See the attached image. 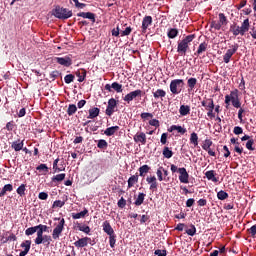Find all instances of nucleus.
Returning a JSON list of instances; mask_svg holds the SVG:
<instances>
[{
	"label": "nucleus",
	"mask_w": 256,
	"mask_h": 256,
	"mask_svg": "<svg viewBox=\"0 0 256 256\" xmlns=\"http://www.w3.org/2000/svg\"><path fill=\"white\" fill-rule=\"evenodd\" d=\"M52 15L56 17V19H69L73 17V12L67 8H63L61 6H56L55 9L52 11Z\"/></svg>",
	"instance_id": "f257e3e1"
},
{
	"label": "nucleus",
	"mask_w": 256,
	"mask_h": 256,
	"mask_svg": "<svg viewBox=\"0 0 256 256\" xmlns=\"http://www.w3.org/2000/svg\"><path fill=\"white\" fill-rule=\"evenodd\" d=\"M185 81L183 79H174L170 82V91L172 95H179L183 91Z\"/></svg>",
	"instance_id": "f03ea898"
},
{
	"label": "nucleus",
	"mask_w": 256,
	"mask_h": 256,
	"mask_svg": "<svg viewBox=\"0 0 256 256\" xmlns=\"http://www.w3.org/2000/svg\"><path fill=\"white\" fill-rule=\"evenodd\" d=\"M57 220L59 223L56 225L52 232V239H54V241H57V239L61 237V233H63V229H65V218H55V221Z\"/></svg>",
	"instance_id": "7ed1b4c3"
},
{
	"label": "nucleus",
	"mask_w": 256,
	"mask_h": 256,
	"mask_svg": "<svg viewBox=\"0 0 256 256\" xmlns=\"http://www.w3.org/2000/svg\"><path fill=\"white\" fill-rule=\"evenodd\" d=\"M218 17H219V21H212L210 24L211 29H215L216 31H220L223 25H227V23H229L225 14L220 13L218 14Z\"/></svg>",
	"instance_id": "20e7f679"
},
{
	"label": "nucleus",
	"mask_w": 256,
	"mask_h": 256,
	"mask_svg": "<svg viewBox=\"0 0 256 256\" xmlns=\"http://www.w3.org/2000/svg\"><path fill=\"white\" fill-rule=\"evenodd\" d=\"M238 49H239V44L232 45L231 48L228 49L223 56L224 63H229L231 61V58L233 57V55H235V53H237Z\"/></svg>",
	"instance_id": "39448f33"
},
{
	"label": "nucleus",
	"mask_w": 256,
	"mask_h": 256,
	"mask_svg": "<svg viewBox=\"0 0 256 256\" xmlns=\"http://www.w3.org/2000/svg\"><path fill=\"white\" fill-rule=\"evenodd\" d=\"M232 105L236 109H241V101H239V90L231 91Z\"/></svg>",
	"instance_id": "423d86ee"
},
{
	"label": "nucleus",
	"mask_w": 256,
	"mask_h": 256,
	"mask_svg": "<svg viewBox=\"0 0 256 256\" xmlns=\"http://www.w3.org/2000/svg\"><path fill=\"white\" fill-rule=\"evenodd\" d=\"M143 91L141 90H135V91H132L130 93H128L124 98L123 100L126 101V103H130L131 101H133V99H137V97H141Z\"/></svg>",
	"instance_id": "0eeeda50"
},
{
	"label": "nucleus",
	"mask_w": 256,
	"mask_h": 256,
	"mask_svg": "<svg viewBox=\"0 0 256 256\" xmlns=\"http://www.w3.org/2000/svg\"><path fill=\"white\" fill-rule=\"evenodd\" d=\"M115 107H117V100H115L114 98H111L108 101V106L106 108V115H108V117H111V115H113V113H115Z\"/></svg>",
	"instance_id": "6e6552de"
},
{
	"label": "nucleus",
	"mask_w": 256,
	"mask_h": 256,
	"mask_svg": "<svg viewBox=\"0 0 256 256\" xmlns=\"http://www.w3.org/2000/svg\"><path fill=\"white\" fill-rule=\"evenodd\" d=\"M111 89H114L116 93H123V85L119 84L118 82H113L111 85L110 84L105 85V90L109 91V93H111L112 91Z\"/></svg>",
	"instance_id": "1a4fd4ad"
},
{
	"label": "nucleus",
	"mask_w": 256,
	"mask_h": 256,
	"mask_svg": "<svg viewBox=\"0 0 256 256\" xmlns=\"http://www.w3.org/2000/svg\"><path fill=\"white\" fill-rule=\"evenodd\" d=\"M179 181L180 183H189V173H187V169L179 168L178 169Z\"/></svg>",
	"instance_id": "9d476101"
},
{
	"label": "nucleus",
	"mask_w": 256,
	"mask_h": 256,
	"mask_svg": "<svg viewBox=\"0 0 256 256\" xmlns=\"http://www.w3.org/2000/svg\"><path fill=\"white\" fill-rule=\"evenodd\" d=\"M55 61L59 65H63V67H71L72 65V60L70 57H56Z\"/></svg>",
	"instance_id": "9b49d317"
},
{
	"label": "nucleus",
	"mask_w": 256,
	"mask_h": 256,
	"mask_svg": "<svg viewBox=\"0 0 256 256\" xmlns=\"http://www.w3.org/2000/svg\"><path fill=\"white\" fill-rule=\"evenodd\" d=\"M135 143H141L142 145H146L147 143V135L144 132H138L133 137Z\"/></svg>",
	"instance_id": "f8f14e48"
},
{
	"label": "nucleus",
	"mask_w": 256,
	"mask_h": 256,
	"mask_svg": "<svg viewBox=\"0 0 256 256\" xmlns=\"http://www.w3.org/2000/svg\"><path fill=\"white\" fill-rule=\"evenodd\" d=\"M208 106H207V116L210 117V119H214L215 113H213V109H215V103L213 102V98L207 99Z\"/></svg>",
	"instance_id": "ddd939ff"
},
{
	"label": "nucleus",
	"mask_w": 256,
	"mask_h": 256,
	"mask_svg": "<svg viewBox=\"0 0 256 256\" xmlns=\"http://www.w3.org/2000/svg\"><path fill=\"white\" fill-rule=\"evenodd\" d=\"M102 229H103L104 233L108 234V236L115 235V230H113L111 223H109V221H107V220L103 222Z\"/></svg>",
	"instance_id": "4468645a"
},
{
	"label": "nucleus",
	"mask_w": 256,
	"mask_h": 256,
	"mask_svg": "<svg viewBox=\"0 0 256 256\" xmlns=\"http://www.w3.org/2000/svg\"><path fill=\"white\" fill-rule=\"evenodd\" d=\"M146 182L150 185V191H155L158 187L157 177L150 176L146 178Z\"/></svg>",
	"instance_id": "2eb2a0df"
},
{
	"label": "nucleus",
	"mask_w": 256,
	"mask_h": 256,
	"mask_svg": "<svg viewBox=\"0 0 256 256\" xmlns=\"http://www.w3.org/2000/svg\"><path fill=\"white\" fill-rule=\"evenodd\" d=\"M89 241H91V238L89 237L80 238L78 241L74 242V245L78 248L87 247V245H89Z\"/></svg>",
	"instance_id": "dca6fc26"
},
{
	"label": "nucleus",
	"mask_w": 256,
	"mask_h": 256,
	"mask_svg": "<svg viewBox=\"0 0 256 256\" xmlns=\"http://www.w3.org/2000/svg\"><path fill=\"white\" fill-rule=\"evenodd\" d=\"M188 49L189 44H186L183 40L178 43L177 52L180 53V55H185Z\"/></svg>",
	"instance_id": "f3484780"
},
{
	"label": "nucleus",
	"mask_w": 256,
	"mask_h": 256,
	"mask_svg": "<svg viewBox=\"0 0 256 256\" xmlns=\"http://www.w3.org/2000/svg\"><path fill=\"white\" fill-rule=\"evenodd\" d=\"M77 17H82L83 19H89L92 23H95V14L93 12H80Z\"/></svg>",
	"instance_id": "a211bd4d"
},
{
	"label": "nucleus",
	"mask_w": 256,
	"mask_h": 256,
	"mask_svg": "<svg viewBox=\"0 0 256 256\" xmlns=\"http://www.w3.org/2000/svg\"><path fill=\"white\" fill-rule=\"evenodd\" d=\"M205 177L208 181H212L213 183H219V178L215 177V170H209L205 172Z\"/></svg>",
	"instance_id": "6ab92c4d"
},
{
	"label": "nucleus",
	"mask_w": 256,
	"mask_h": 256,
	"mask_svg": "<svg viewBox=\"0 0 256 256\" xmlns=\"http://www.w3.org/2000/svg\"><path fill=\"white\" fill-rule=\"evenodd\" d=\"M151 23H153V18L151 16H145L142 21V31H147Z\"/></svg>",
	"instance_id": "aec40b11"
},
{
	"label": "nucleus",
	"mask_w": 256,
	"mask_h": 256,
	"mask_svg": "<svg viewBox=\"0 0 256 256\" xmlns=\"http://www.w3.org/2000/svg\"><path fill=\"white\" fill-rule=\"evenodd\" d=\"M117 131H119V126H112L104 131V135H106V137H113Z\"/></svg>",
	"instance_id": "412c9836"
},
{
	"label": "nucleus",
	"mask_w": 256,
	"mask_h": 256,
	"mask_svg": "<svg viewBox=\"0 0 256 256\" xmlns=\"http://www.w3.org/2000/svg\"><path fill=\"white\" fill-rule=\"evenodd\" d=\"M170 132L177 131L180 135H185L187 133V129L179 125H172L169 129Z\"/></svg>",
	"instance_id": "4be33fe9"
},
{
	"label": "nucleus",
	"mask_w": 256,
	"mask_h": 256,
	"mask_svg": "<svg viewBox=\"0 0 256 256\" xmlns=\"http://www.w3.org/2000/svg\"><path fill=\"white\" fill-rule=\"evenodd\" d=\"M100 112H101V110L97 107L89 109V115H88L87 119H95L96 117H99Z\"/></svg>",
	"instance_id": "5701e85b"
},
{
	"label": "nucleus",
	"mask_w": 256,
	"mask_h": 256,
	"mask_svg": "<svg viewBox=\"0 0 256 256\" xmlns=\"http://www.w3.org/2000/svg\"><path fill=\"white\" fill-rule=\"evenodd\" d=\"M179 113L182 117H185L186 115H189V113H191V107L189 105H181Z\"/></svg>",
	"instance_id": "b1692460"
},
{
	"label": "nucleus",
	"mask_w": 256,
	"mask_h": 256,
	"mask_svg": "<svg viewBox=\"0 0 256 256\" xmlns=\"http://www.w3.org/2000/svg\"><path fill=\"white\" fill-rule=\"evenodd\" d=\"M240 31L242 36L249 31V19H245L243 21L242 25L240 26Z\"/></svg>",
	"instance_id": "393cba45"
},
{
	"label": "nucleus",
	"mask_w": 256,
	"mask_h": 256,
	"mask_svg": "<svg viewBox=\"0 0 256 256\" xmlns=\"http://www.w3.org/2000/svg\"><path fill=\"white\" fill-rule=\"evenodd\" d=\"M139 182V175H132L129 179H128V189H131V187H133L135 185V183Z\"/></svg>",
	"instance_id": "a878e982"
},
{
	"label": "nucleus",
	"mask_w": 256,
	"mask_h": 256,
	"mask_svg": "<svg viewBox=\"0 0 256 256\" xmlns=\"http://www.w3.org/2000/svg\"><path fill=\"white\" fill-rule=\"evenodd\" d=\"M165 95H167V92H165L163 89H157L155 92H153V97L155 99H163Z\"/></svg>",
	"instance_id": "bb28decb"
},
{
	"label": "nucleus",
	"mask_w": 256,
	"mask_h": 256,
	"mask_svg": "<svg viewBox=\"0 0 256 256\" xmlns=\"http://www.w3.org/2000/svg\"><path fill=\"white\" fill-rule=\"evenodd\" d=\"M23 141L18 140V141H14L11 145L12 149H14V151H21L23 149Z\"/></svg>",
	"instance_id": "cd10ccee"
},
{
	"label": "nucleus",
	"mask_w": 256,
	"mask_h": 256,
	"mask_svg": "<svg viewBox=\"0 0 256 256\" xmlns=\"http://www.w3.org/2000/svg\"><path fill=\"white\" fill-rule=\"evenodd\" d=\"M205 51H207V43L203 42L199 45L198 50L195 52V55L199 57V55L205 53Z\"/></svg>",
	"instance_id": "c85d7f7f"
},
{
	"label": "nucleus",
	"mask_w": 256,
	"mask_h": 256,
	"mask_svg": "<svg viewBox=\"0 0 256 256\" xmlns=\"http://www.w3.org/2000/svg\"><path fill=\"white\" fill-rule=\"evenodd\" d=\"M230 32L233 33L234 37H237V35H241V28L233 24L230 26Z\"/></svg>",
	"instance_id": "c756f323"
},
{
	"label": "nucleus",
	"mask_w": 256,
	"mask_h": 256,
	"mask_svg": "<svg viewBox=\"0 0 256 256\" xmlns=\"http://www.w3.org/2000/svg\"><path fill=\"white\" fill-rule=\"evenodd\" d=\"M143 201H145V193H139L138 197L136 198L134 204L137 207H140V205H143Z\"/></svg>",
	"instance_id": "7c9ffc66"
},
{
	"label": "nucleus",
	"mask_w": 256,
	"mask_h": 256,
	"mask_svg": "<svg viewBox=\"0 0 256 256\" xmlns=\"http://www.w3.org/2000/svg\"><path fill=\"white\" fill-rule=\"evenodd\" d=\"M87 213H89V210H87V209H84L83 211H81L79 213H73L72 219H83V217H85V215H87Z\"/></svg>",
	"instance_id": "2f4dec72"
},
{
	"label": "nucleus",
	"mask_w": 256,
	"mask_h": 256,
	"mask_svg": "<svg viewBox=\"0 0 256 256\" xmlns=\"http://www.w3.org/2000/svg\"><path fill=\"white\" fill-rule=\"evenodd\" d=\"M190 143L194 145V147H197V145H199V136H197V133L193 132L190 135Z\"/></svg>",
	"instance_id": "473e14b6"
},
{
	"label": "nucleus",
	"mask_w": 256,
	"mask_h": 256,
	"mask_svg": "<svg viewBox=\"0 0 256 256\" xmlns=\"http://www.w3.org/2000/svg\"><path fill=\"white\" fill-rule=\"evenodd\" d=\"M38 231V226L29 227L25 230V235H27V237H30V235H35V233H37Z\"/></svg>",
	"instance_id": "72a5a7b5"
},
{
	"label": "nucleus",
	"mask_w": 256,
	"mask_h": 256,
	"mask_svg": "<svg viewBox=\"0 0 256 256\" xmlns=\"http://www.w3.org/2000/svg\"><path fill=\"white\" fill-rule=\"evenodd\" d=\"M36 235H37V237L34 240L35 245H42L43 244V237L45 235H43V232H40L39 230H38V232H36Z\"/></svg>",
	"instance_id": "f704fd0d"
},
{
	"label": "nucleus",
	"mask_w": 256,
	"mask_h": 256,
	"mask_svg": "<svg viewBox=\"0 0 256 256\" xmlns=\"http://www.w3.org/2000/svg\"><path fill=\"white\" fill-rule=\"evenodd\" d=\"M188 90L193 91L195 89V85H197V78H189L187 81Z\"/></svg>",
	"instance_id": "c9c22d12"
},
{
	"label": "nucleus",
	"mask_w": 256,
	"mask_h": 256,
	"mask_svg": "<svg viewBox=\"0 0 256 256\" xmlns=\"http://www.w3.org/2000/svg\"><path fill=\"white\" fill-rule=\"evenodd\" d=\"M148 171H151V167L149 165L145 164L139 168L140 177H145V174H147Z\"/></svg>",
	"instance_id": "e433bc0d"
},
{
	"label": "nucleus",
	"mask_w": 256,
	"mask_h": 256,
	"mask_svg": "<svg viewBox=\"0 0 256 256\" xmlns=\"http://www.w3.org/2000/svg\"><path fill=\"white\" fill-rule=\"evenodd\" d=\"M76 76L78 77V82L83 83L85 81V77H87V71L82 70L81 72H76Z\"/></svg>",
	"instance_id": "4c0bfd02"
},
{
	"label": "nucleus",
	"mask_w": 256,
	"mask_h": 256,
	"mask_svg": "<svg viewBox=\"0 0 256 256\" xmlns=\"http://www.w3.org/2000/svg\"><path fill=\"white\" fill-rule=\"evenodd\" d=\"M168 38L169 39H175V37H177V35H179V30L175 29V28H171L168 30Z\"/></svg>",
	"instance_id": "58836bf2"
},
{
	"label": "nucleus",
	"mask_w": 256,
	"mask_h": 256,
	"mask_svg": "<svg viewBox=\"0 0 256 256\" xmlns=\"http://www.w3.org/2000/svg\"><path fill=\"white\" fill-rule=\"evenodd\" d=\"M75 113H77V106L75 104H70L67 109V114L71 117L72 115H75Z\"/></svg>",
	"instance_id": "ea45409f"
},
{
	"label": "nucleus",
	"mask_w": 256,
	"mask_h": 256,
	"mask_svg": "<svg viewBox=\"0 0 256 256\" xmlns=\"http://www.w3.org/2000/svg\"><path fill=\"white\" fill-rule=\"evenodd\" d=\"M162 155L165 159H171V157H173V151H171L169 147H164Z\"/></svg>",
	"instance_id": "a19ab883"
},
{
	"label": "nucleus",
	"mask_w": 256,
	"mask_h": 256,
	"mask_svg": "<svg viewBox=\"0 0 256 256\" xmlns=\"http://www.w3.org/2000/svg\"><path fill=\"white\" fill-rule=\"evenodd\" d=\"M65 180V173L57 174L56 176L52 177L53 183H61V181Z\"/></svg>",
	"instance_id": "79ce46f5"
},
{
	"label": "nucleus",
	"mask_w": 256,
	"mask_h": 256,
	"mask_svg": "<svg viewBox=\"0 0 256 256\" xmlns=\"http://www.w3.org/2000/svg\"><path fill=\"white\" fill-rule=\"evenodd\" d=\"M115 243H117V235L112 234L109 236V245L111 249H115Z\"/></svg>",
	"instance_id": "37998d69"
},
{
	"label": "nucleus",
	"mask_w": 256,
	"mask_h": 256,
	"mask_svg": "<svg viewBox=\"0 0 256 256\" xmlns=\"http://www.w3.org/2000/svg\"><path fill=\"white\" fill-rule=\"evenodd\" d=\"M77 228L82 231V233H86V235H89V233H91V228H89V226L87 225L78 224Z\"/></svg>",
	"instance_id": "c03bdc74"
},
{
	"label": "nucleus",
	"mask_w": 256,
	"mask_h": 256,
	"mask_svg": "<svg viewBox=\"0 0 256 256\" xmlns=\"http://www.w3.org/2000/svg\"><path fill=\"white\" fill-rule=\"evenodd\" d=\"M20 247H22V249H24V251L29 252L31 250V240H26V241L22 242Z\"/></svg>",
	"instance_id": "a18cd8bd"
},
{
	"label": "nucleus",
	"mask_w": 256,
	"mask_h": 256,
	"mask_svg": "<svg viewBox=\"0 0 256 256\" xmlns=\"http://www.w3.org/2000/svg\"><path fill=\"white\" fill-rule=\"evenodd\" d=\"M217 197L220 201H225V199H227L229 197V194L223 190L219 191L217 193Z\"/></svg>",
	"instance_id": "49530a36"
},
{
	"label": "nucleus",
	"mask_w": 256,
	"mask_h": 256,
	"mask_svg": "<svg viewBox=\"0 0 256 256\" xmlns=\"http://www.w3.org/2000/svg\"><path fill=\"white\" fill-rule=\"evenodd\" d=\"M187 235L190 237L195 236V233H197V228H195V225L191 224L190 228L186 230Z\"/></svg>",
	"instance_id": "de8ad7c7"
},
{
	"label": "nucleus",
	"mask_w": 256,
	"mask_h": 256,
	"mask_svg": "<svg viewBox=\"0 0 256 256\" xmlns=\"http://www.w3.org/2000/svg\"><path fill=\"white\" fill-rule=\"evenodd\" d=\"M25 187H26L25 184H21V185L17 188L16 193H17L18 195H20V197L25 196V191H26V188H25Z\"/></svg>",
	"instance_id": "09e8293b"
},
{
	"label": "nucleus",
	"mask_w": 256,
	"mask_h": 256,
	"mask_svg": "<svg viewBox=\"0 0 256 256\" xmlns=\"http://www.w3.org/2000/svg\"><path fill=\"white\" fill-rule=\"evenodd\" d=\"M211 145H213V141L206 139L204 141V144L202 145V149H204V151H207V150L211 149Z\"/></svg>",
	"instance_id": "8fccbe9b"
},
{
	"label": "nucleus",
	"mask_w": 256,
	"mask_h": 256,
	"mask_svg": "<svg viewBox=\"0 0 256 256\" xmlns=\"http://www.w3.org/2000/svg\"><path fill=\"white\" fill-rule=\"evenodd\" d=\"M51 241H53V239L51 238L50 235H44L42 238L43 245H51Z\"/></svg>",
	"instance_id": "3c124183"
},
{
	"label": "nucleus",
	"mask_w": 256,
	"mask_h": 256,
	"mask_svg": "<svg viewBox=\"0 0 256 256\" xmlns=\"http://www.w3.org/2000/svg\"><path fill=\"white\" fill-rule=\"evenodd\" d=\"M133 31V29L131 28V26L126 27L125 30L120 31V35L121 37H127L128 35H131V32Z\"/></svg>",
	"instance_id": "603ef678"
},
{
	"label": "nucleus",
	"mask_w": 256,
	"mask_h": 256,
	"mask_svg": "<svg viewBox=\"0 0 256 256\" xmlns=\"http://www.w3.org/2000/svg\"><path fill=\"white\" fill-rule=\"evenodd\" d=\"M253 145H255V140L253 139L248 140L246 143V149H248V151H255V148L253 147Z\"/></svg>",
	"instance_id": "864d4df0"
},
{
	"label": "nucleus",
	"mask_w": 256,
	"mask_h": 256,
	"mask_svg": "<svg viewBox=\"0 0 256 256\" xmlns=\"http://www.w3.org/2000/svg\"><path fill=\"white\" fill-rule=\"evenodd\" d=\"M75 79V76L73 74H68L64 77V81L67 85H69V83H73Z\"/></svg>",
	"instance_id": "5fc2aeb1"
},
{
	"label": "nucleus",
	"mask_w": 256,
	"mask_h": 256,
	"mask_svg": "<svg viewBox=\"0 0 256 256\" xmlns=\"http://www.w3.org/2000/svg\"><path fill=\"white\" fill-rule=\"evenodd\" d=\"M107 145H108L107 141L104 139H101L98 141L97 148L98 149H106Z\"/></svg>",
	"instance_id": "6e6d98bb"
},
{
	"label": "nucleus",
	"mask_w": 256,
	"mask_h": 256,
	"mask_svg": "<svg viewBox=\"0 0 256 256\" xmlns=\"http://www.w3.org/2000/svg\"><path fill=\"white\" fill-rule=\"evenodd\" d=\"M37 171H43L44 173H49V167H47V164H40L38 167H36Z\"/></svg>",
	"instance_id": "4d7b16f0"
},
{
	"label": "nucleus",
	"mask_w": 256,
	"mask_h": 256,
	"mask_svg": "<svg viewBox=\"0 0 256 256\" xmlns=\"http://www.w3.org/2000/svg\"><path fill=\"white\" fill-rule=\"evenodd\" d=\"M37 226H38V231L40 233H47V231L49 230V227L47 225L39 224Z\"/></svg>",
	"instance_id": "13d9d810"
},
{
	"label": "nucleus",
	"mask_w": 256,
	"mask_h": 256,
	"mask_svg": "<svg viewBox=\"0 0 256 256\" xmlns=\"http://www.w3.org/2000/svg\"><path fill=\"white\" fill-rule=\"evenodd\" d=\"M64 205H65V202H64V201L56 200V201H54L52 207H53V209H55V208H57V207L61 208V207H63Z\"/></svg>",
	"instance_id": "bf43d9fd"
},
{
	"label": "nucleus",
	"mask_w": 256,
	"mask_h": 256,
	"mask_svg": "<svg viewBox=\"0 0 256 256\" xmlns=\"http://www.w3.org/2000/svg\"><path fill=\"white\" fill-rule=\"evenodd\" d=\"M193 39H195V34L186 36L185 39H183L182 41H184L186 45H189V43H191Z\"/></svg>",
	"instance_id": "052dcab7"
},
{
	"label": "nucleus",
	"mask_w": 256,
	"mask_h": 256,
	"mask_svg": "<svg viewBox=\"0 0 256 256\" xmlns=\"http://www.w3.org/2000/svg\"><path fill=\"white\" fill-rule=\"evenodd\" d=\"M48 198L49 194H47V192H40L38 195V199H40L41 201H47Z\"/></svg>",
	"instance_id": "680f3d73"
},
{
	"label": "nucleus",
	"mask_w": 256,
	"mask_h": 256,
	"mask_svg": "<svg viewBox=\"0 0 256 256\" xmlns=\"http://www.w3.org/2000/svg\"><path fill=\"white\" fill-rule=\"evenodd\" d=\"M117 205L120 209H124L125 205H127V200H125V198L121 197V199L118 201Z\"/></svg>",
	"instance_id": "e2e57ef3"
},
{
	"label": "nucleus",
	"mask_w": 256,
	"mask_h": 256,
	"mask_svg": "<svg viewBox=\"0 0 256 256\" xmlns=\"http://www.w3.org/2000/svg\"><path fill=\"white\" fill-rule=\"evenodd\" d=\"M156 175L158 177V181H163V167H159L157 169Z\"/></svg>",
	"instance_id": "0e129e2a"
},
{
	"label": "nucleus",
	"mask_w": 256,
	"mask_h": 256,
	"mask_svg": "<svg viewBox=\"0 0 256 256\" xmlns=\"http://www.w3.org/2000/svg\"><path fill=\"white\" fill-rule=\"evenodd\" d=\"M154 255H157V256H167V250H155L154 252Z\"/></svg>",
	"instance_id": "69168bd1"
},
{
	"label": "nucleus",
	"mask_w": 256,
	"mask_h": 256,
	"mask_svg": "<svg viewBox=\"0 0 256 256\" xmlns=\"http://www.w3.org/2000/svg\"><path fill=\"white\" fill-rule=\"evenodd\" d=\"M233 133L235 135H241L243 133V128L236 126V127H234Z\"/></svg>",
	"instance_id": "338daca9"
},
{
	"label": "nucleus",
	"mask_w": 256,
	"mask_h": 256,
	"mask_svg": "<svg viewBox=\"0 0 256 256\" xmlns=\"http://www.w3.org/2000/svg\"><path fill=\"white\" fill-rule=\"evenodd\" d=\"M248 233H250V235L252 237H255V235H256V224L253 225L250 229H248Z\"/></svg>",
	"instance_id": "774afa93"
}]
</instances>
